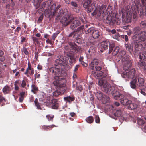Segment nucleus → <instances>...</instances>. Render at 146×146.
I'll return each mask as SVG.
<instances>
[{"label":"nucleus","instance_id":"6e6d98bb","mask_svg":"<svg viewBox=\"0 0 146 146\" xmlns=\"http://www.w3.org/2000/svg\"><path fill=\"white\" fill-rule=\"evenodd\" d=\"M24 52L26 55H27L28 54V52L26 48H25L24 49Z\"/></svg>","mask_w":146,"mask_h":146},{"label":"nucleus","instance_id":"8fccbe9b","mask_svg":"<svg viewBox=\"0 0 146 146\" xmlns=\"http://www.w3.org/2000/svg\"><path fill=\"white\" fill-rule=\"evenodd\" d=\"M32 39L34 41H35L37 42H38V39L35 37H33L32 38Z\"/></svg>","mask_w":146,"mask_h":146},{"label":"nucleus","instance_id":"49530a36","mask_svg":"<svg viewBox=\"0 0 146 146\" xmlns=\"http://www.w3.org/2000/svg\"><path fill=\"white\" fill-rule=\"evenodd\" d=\"M37 73H36L34 75L35 77V79H36V78H39L40 77V74H38L37 75Z\"/></svg>","mask_w":146,"mask_h":146},{"label":"nucleus","instance_id":"13d9d810","mask_svg":"<svg viewBox=\"0 0 146 146\" xmlns=\"http://www.w3.org/2000/svg\"><path fill=\"white\" fill-rule=\"evenodd\" d=\"M140 93L143 95L145 96L146 95L145 93L143 91V90H141L140 91Z\"/></svg>","mask_w":146,"mask_h":146},{"label":"nucleus","instance_id":"3c124183","mask_svg":"<svg viewBox=\"0 0 146 146\" xmlns=\"http://www.w3.org/2000/svg\"><path fill=\"white\" fill-rule=\"evenodd\" d=\"M142 129L145 132V130H146V125H143L142 127Z\"/></svg>","mask_w":146,"mask_h":146},{"label":"nucleus","instance_id":"b1692460","mask_svg":"<svg viewBox=\"0 0 146 146\" xmlns=\"http://www.w3.org/2000/svg\"><path fill=\"white\" fill-rule=\"evenodd\" d=\"M9 88L7 86H5L3 88V91L5 94L9 93Z\"/></svg>","mask_w":146,"mask_h":146},{"label":"nucleus","instance_id":"4d7b16f0","mask_svg":"<svg viewBox=\"0 0 146 146\" xmlns=\"http://www.w3.org/2000/svg\"><path fill=\"white\" fill-rule=\"evenodd\" d=\"M70 114L72 117H74L76 115V114L74 112H71L70 113Z\"/></svg>","mask_w":146,"mask_h":146},{"label":"nucleus","instance_id":"0eeeda50","mask_svg":"<svg viewBox=\"0 0 146 146\" xmlns=\"http://www.w3.org/2000/svg\"><path fill=\"white\" fill-rule=\"evenodd\" d=\"M135 74V70L134 69H132L128 72H124L121 74L122 77L125 78H134Z\"/></svg>","mask_w":146,"mask_h":146},{"label":"nucleus","instance_id":"052dcab7","mask_svg":"<svg viewBox=\"0 0 146 146\" xmlns=\"http://www.w3.org/2000/svg\"><path fill=\"white\" fill-rule=\"evenodd\" d=\"M26 40V38L25 37H23L22 38V39L21 40V42H23L25 41Z\"/></svg>","mask_w":146,"mask_h":146},{"label":"nucleus","instance_id":"0e129e2a","mask_svg":"<svg viewBox=\"0 0 146 146\" xmlns=\"http://www.w3.org/2000/svg\"><path fill=\"white\" fill-rule=\"evenodd\" d=\"M3 52L1 50H0V56L3 55Z\"/></svg>","mask_w":146,"mask_h":146},{"label":"nucleus","instance_id":"69168bd1","mask_svg":"<svg viewBox=\"0 0 146 146\" xmlns=\"http://www.w3.org/2000/svg\"><path fill=\"white\" fill-rule=\"evenodd\" d=\"M37 68L39 70H41L42 69V66H41L38 65L37 67Z\"/></svg>","mask_w":146,"mask_h":146},{"label":"nucleus","instance_id":"7ed1b4c3","mask_svg":"<svg viewBox=\"0 0 146 146\" xmlns=\"http://www.w3.org/2000/svg\"><path fill=\"white\" fill-rule=\"evenodd\" d=\"M136 40L134 42V47L136 50L142 49L146 45V32H143L139 34H136L133 37Z\"/></svg>","mask_w":146,"mask_h":146},{"label":"nucleus","instance_id":"5701e85b","mask_svg":"<svg viewBox=\"0 0 146 146\" xmlns=\"http://www.w3.org/2000/svg\"><path fill=\"white\" fill-rule=\"evenodd\" d=\"M98 63V62L97 59H94L91 62L90 65L92 67H94V66L97 65Z\"/></svg>","mask_w":146,"mask_h":146},{"label":"nucleus","instance_id":"5fc2aeb1","mask_svg":"<svg viewBox=\"0 0 146 146\" xmlns=\"http://www.w3.org/2000/svg\"><path fill=\"white\" fill-rule=\"evenodd\" d=\"M141 0V2L143 4V5H144L145 6L146 5V0Z\"/></svg>","mask_w":146,"mask_h":146},{"label":"nucleus","instance_id":"bb28decb","mask_svg":"<svg viewBox=\"0 0 146 146\" xmlns=\"http://www.w3.org/2000/svg\"><path fill=\"white\" fill-rule=\"evenodd\" d=\"M38 101V99L37 98H36L35 101H34V103L35 104V105L37 107V109H40V104L37 102Z\"/></svg>","mask_w":146,"mask_h":146},{"label":"nucleus","instance_id":"e433bc0d","mask_svg":"<svg viewBox=\"0 0 146 146\" xmlns=\"http://www.w3.org/2000/svg\"><path fill=\"white\" fill-rule=\"evenodd\" d=\"M100 121L99 117L98 115L95 116V122L97 123H99Z\"/></svg>","mask_w":146,"mask_h":146},{"label":"nucleus","instance_id":"c03bdc74","mask_svg":"<svg viewBox=\"0 0 146 146\" xmlns=\"http://www.w3.org/2000/svg\"><path fill=\"white\" fill-rule=\"evenodd\" d=\"M95 68L96 69V71H100L101 69V67L100 66H95Z\"/></svg>","mask_w":146,"mask_h":146},{"label":"nucleus","instance_id":"864d4df0","mask_svg":"<svg viewBox=\"0 0 146 146\" xmlns=\"http://www.w3.org/2000/svg\"><path fill=\"white\" fill-rule=\"evenodd\" d=\"M24 98V97H21L20 96L19 98V102H22Z\"/></svg>","mask_w":146,"mask_h":146},{"label":"nucleus","instance_id":"473e14b6","mask_svg":"<svg viewBox=\"0 0 146 146\" xmlns=\"http://www.w3.org/2000/svg\"><path fill=\"white\" fill-rule=\"evenodd\" d=\"M125 47H126L127 50L129 51L130 52H131L132 50L131 47L129 45L127 44H125Z\"/></svg>","mask_w":146,"mask_h":146},{"label":"nucleus","instance_id":"72a5a7b5","mask_svg":"<svg viewBox=\"0 0 146 146\" xmlns=\"http://www.w3.org/2000/svg\"><path fill=\"white\" fill-rule=\"evenodd\" d=\"M95 48L92 47H90L89 50H88V52L89 53L91 52V53H94L95 51Z\"/></svg>","mask_w":146,"mask_h":146},{"label":"nucleus","instance_id":"a19ab883","mask_svg":"<svg viewBox=\"0 0 146 146\" xmlns=\"http://www.w3.org/2000/svg\"><path fill=\"white\" fill-rule=\"evenodd\" d=\"M5 60V58L4 56H0V62H2L4 61Z\"/></svg>","mask_w":146,"mask_h":146},{"label":"nucleus","instance_id":"58836bf2","mask_svg":"<svg viewBox=\"0 0 146 146\" xmlns=\"http://www.w3.org/2000/svg\"><path fill=\"white\" fill-rule=\"evenodd\" d=\"M30 66L28 65V67L26 70V72L25 73V74L27 75V76H28L27 75L29 73V71L30 70Z\"/></svg>","mask_w":146,"mask_h":146},{"label":"nucleus","instance_id":"c85d7f7f","mask_svg":"<svg viewBox=\"0 0 146 146\" xmlns=\"http://www.w3.org/2000/svg\"><path fill=\"white\" fill-rule=\"evenodd\" d=\"M38 90V88L34 85H32L31 91L34 93H35V91Z\"/></svg>","mask_w":146,"mask_h":146},{"label":"nucleus","instance_id":"aec40b11","mask_svg":"<svg viewBox=\"0 0 146 146\" xmlns=\"http://www.w3.org/2000/svg\"><path fill=\"white\" fill-rule=\"evenodd\" d=\"M137 107V105L134 103H132V102L129 104L127 108L129 110H132L136 108Z\"/></svg>","mask_w":146,"mask_h":146},{"label":"nucleus","instance_id":"c9c22d12","mask_svg":"<svg viewBox=\"0 0 146 146\" xmlns=\"http://www.w3.org/2000/svg\"><path fill=\"white\" fill-rule=\"evenodd\" d=\"M58 105L57 104H55L53 105L52 106V109H57L58 108Z\"/></svg>","mask_w":146,"mask_h":146},{"label":"nucleus","instance_id":"4468645a","mask_svg":"<svg viewBox=\"0 0 146 146\" xmlns=\"http://www.w3.org/2000/svg\"><path fill=\"white\" fill-rule=\"evenodd\" d=\"M89 33L92 34V37L94 39H96L99 36V31L98 30L88 29L86 31V33L87 34Z\"/></svg>","mask_w":146,"mask_h":146},{"label":"nucleus","instance_id":"f8f14e48","mask_svg":"<svg viewBox=\"0 0 146 146\" xmlns=\"http://www.w3.org/2000/svg\"><path fill=\"white\" fill-rule=\"evenodd\" d=\"M57 64L58 65L60 66V68L62 70H65V66L66 64V61L65 57L63 56H61L59 60H58Z\"/></svg>","mask_w":146,"mask_h":146},{"label":"nucleus","instance_id":"338daca9","mask_svg":"<svg viewBox=\"0 0 146 146\" xmlns=\"http://www.w3.org/2000/svg\"><path fill=\"white\" fill-rule=\"evenodd\" d=\"M111 32L112 34H114L116 32V31L115 29H113L111 30Z\"/></svg>","mask_w":146,"mask_h":146},{"label":"nucleus","instance_id":"79ce46f5","mask_svg":"<svg viewBox=\"0 0 146 146\" xmlns=\"http://www.w3.org/2000/svg\"><path fill=\"white\" fill-rule=\"evenodd\" d=\"M30 70H31V72L30 73V74L31 75H33L34 74V69L33 68H32L30 66Z\"/></svg>","mask_w":146,"mask_h":146},{"label":"nucleus","instance_id":"774afa93","mask_svg":"<svg viewBox=\"0 0 146 146\" xmlns=\"http://www.w3.org/2000/svg\"><path fill=\"white\" fill-rule=\"evenodd\" d=\"M40 36L41 35L39 33H37L36 35V36L38 37H40Z\"/></svg>","mask_w":146,"mask_h":146},{"label":"nucleus","instance_id":"20e7f679","mask_svg":"<svg viewBox=\"0 0 146 146\" xmlns=\"http://www.w3.org/2000/svg\"><path fill=\"white\" fill-rule=\"evenodd\" d=\"M125 52L124 50H122L120 52L119 57L121 59L122 61L124 62L123 68L124 69L127 70L131 66V62L129 60V57L125 55Z\"/></svg>","mask_w":146,"mask_h":146},{"label":"nucleus","instance_id":"9b49d317","mask_svg":"<svg viewBox=\"0 0 146 146\" xmlns=\"http://www.w3.org/2000/svg\"><path fill=\"white\" fill-rule=\"evenodd\" d=\"M132 15L131 12H128L127 13H123L122 16L123 21L127 23H128L131 21Z\"/></svg>","mask_w":146,"mask_h":146},{"label":"nucleus","instance_id":"423d86ee","mask_svg":"<svg viewBox=\"0 0 146 146\" xmlns=\"http://www.w3.org/2000/svg\"><path fill=\"white\" fill-rule=\"evenodd\" d=\"M109 77V76L106 72V74H104L103 73V74L102 75V78L99 80L98 84L99 86H100L103 89V90L105 92V88L103 86V85L104 84L106 85V87H108V86H111V87H115L114 86H111L110 85L109 83L107 82L106 80H105L104 78H108Z\"/></svg>","mask_w":146,"mask_h":146},{"label":"nucleus","instance_id":"f3484780","mask_svg":"<svg viewBox=\"0 0 146 146\" xmlns=\"http://www.w3.org/2000/svg\"><path fill=\"white\" fill-rule=\"evenodd\" d=\"M125 112L123 109L117 110L114 114L115 116L117 117L120 116L123 117Z\"/></svg>","mask_w":146,"mask_h":146},{"label":"nucleus","instance_id":"de8ad7c7","mask_svg":"<svg viewBox=\"0 0 146 146\" xmlns=\"http://www.w3.org/2000/svg\"><path fill=\"white\" fill-rule=\"evenodd\" d=\"M76 89L77 90H78L80 91H81L82 90V88L81 86H79L77 87Z\"/></svg>","mask_w":146,"mask_h":146},{"label":"nucleus","instance_id":"603ef678","mask_svg":"<svg viewBox=\"0 0 146 146\" xmlns=\"http://www.w3.org/2000/svg\"><path fill=\"white\" fill-rule=\"evenodd\" d=\"M81 64H82L84 66L86 67L87 66V63H85L83 61L82 62H81Z\"/></svg>","mask_w":146,"mask_h":146},{"label":"nucleus","instance_id":"393cba45","mask_svg":"<svg viewBox=\"0 0 146 146\" xmlns=\"http://www.w3.org/2000/svg\"><path fill=\"white\" fill-rule=\"evenodd\" d=\"M86 120L87 122L89 123H92L93 121V118L91 116H89L86 119Z\"/></svg>","mask_w":146,"mask_h":146},{"label":"nucleus","instance_id":"dca6fc26","mask_svg":"<svg viewBox=\"0 0 146 146\" xmlns=\"http://www.w3.org/2000/svg\"><path fill=\"white\" fill-rule=\"evenodd\" d=\"M80 23L78 20L76 19H74L70 25V28L74 30L80 25Z\"/></svg>","mask_w":146,"mask_h":146},{"label":"nucleus","instance_id":"f257e3e1","mask_svg":"<svg viewBox=\"0 0 146 146\" xmlns=\"http://www.w3.org/2000/svg\"><path fill=\"white\" fill-rule=\"evenodd\" d=\"M50 71L54 74V84L57 87L62 88L65 86V80L62 77V76H65L66 73L65 70H62L60 66L55 64L54 67L50 68Z\"/></svg>","mask_w":146,"mask_h":146},{"label":"nucleus","instance_id":"1a4fd4ad","mask_svg":"<svg viewBox=\"0 0 146 146\" xmlns=\"http://www.w3.org/2000/svg\"><path fill=\"white\" fill-rule=\"evenodd\" d=\"M65 49L68 51L78 52L79 51L80 48L76 45L74 43H69V46H66L64 47Z\"/></svg>","mask_w":146,"mask_h":146},{"label":"nucleus","instance_id":"09e8293b","mask_svg":"<svg viewBox=\"0 0 146 146\" xmlns=\"http://www.w3.org/2000/svg\"><path fill=\"white\" fill-rule=\"evenodd\" d=\"M79 67V65H76L74 69V72H76V71H77L78 70Z\"/></svg>","mask_w":146,"mask_h":146},{"label":"nucleus","instance_id":"a18cd8bd","mask_svg":"<svg viewBox=\"0 0 146 146\" xmlns=\"http://www.w3.org/2000/svg\"><path fill=\"white\" fill-rule=\"evenodd\" d=\"M26 85V83L23 80L22 81V83L21 84V86L22 87H24Z\"/></svg>","mask_w":146,"mask_h":146},{"label":"nucleus","instance_id":"9d476101","mask_svg":"<svg viewBox=\"0 0 146 146\" xmlns=\"http://www.w3.org/2000/svg\"><path fill=\"white\" fill-rule=\"evenodd\" d=\"M84 28L83 26H81L77 28L76 29H74V32H72L69 35V36H73L74 38H77L79 37L80 34L82 33Z\"/></svg>","mask_w":146,"mask_h":146},{"label":"nucleus","instance_id":"a211bd4d","mask_svg":"<svg viewBox=\"0 0 146 146\" xmlns=\"http://www.w3.org/2000/svg\"><path fill=\"white\" fill-rule=\"evenodd\" d=\"M91 2V0H86L85 2H84L83 6L84 7L88 8V9L87 10L88 12H90L92 10V9L90 8V10L89 9V5Z\"/></svg>","mask_w":146,"mask_h":146},{"label":"nucleus","instance_id":"bf43d9fd","mask_svg":"<svg viewBox=\"0 0 146 146\" xmlns=\"http://www.w3.org/2000/svg\"><path fill=\"white\" fill-rule=\"evenodd\" d=\"M25 94V92H22L20 93V96L21 97H24V96Z\"/></svg>","mask_w":146,"mask_h":146},{"label":"nucleus","instance_id":"6e6552de","mask_svg":"<svg viewBox=\"0 0 146 146\" xmlns=\"http://www.w3.org/2000/svg\"><path fill=\"white\" fill-rule=\"evenodd\" d=\"M110 43L109 41H105L101 42L100 46V48L101 49V50H100L101 52H103L104 50H105L108 48L109 46V53L111 52L113 50L112 47L111 46H110Z\"/></svg>","mask_w":146,"mask_h":146},{"label":"nucleus","instance_id":"37998d69","mask_svg":"<svg viewBox=\"0 0 146 146\" xmlns=\"http://www.w3.org/2000/svg\"><path fill=\"white\" fill-rule=\"evenodd\" d=\"M143 56L144 58H146V51H145V52H143L142 54V55H141L140 56H142V58H143Z\"/></svg>","mask_w":146,"mask_h":146},{"label":"nucleus","instance_id":"f704fd0d","mask_svg":"<svg viewBox=\"0 0 146 146\" xmlns=\"http://www.w3.org/2000/svg\"><path fill=\"white\" fill-rule=\"evenodd\" d=\"M59 34V33H55L53 34L52 35V39L54 40L57 37V35Z\"/></svg>","mask_w":146,"mask_h":146},{"label":"nucleus","instance_id":"4be33fe9","mask_svg":"<svg viewBox=\"0 0 146 146\" xmlns=\"http://www.w3.org/2000/svg\"><path fill=\"white\" fill-rule=\"evenodd\" d=\"M64 99L66 102H70L74 100V98L73 97L68 96L64 97Z\"/></svg>","mask_w":146,"mask_h":146},{"label":"nucleus","instance_id":"4c0bfd02","mask_svg":"<svg viewBox=\"0 0 146 146\" xmlns=\"http://www.w3.org/2000/svg\"><path fill=\"white\" fill-rule=\"evenodd\" d=\"M54 117V115H52V116H50V115H46V117L49 120H52Z\"/></svg>","mask_w":146,"mask_h":146},{"label":"nucleus","instance_id":"2eb2a0df","mask_svg":"<svg viewBox=\"0 0 146 146\" xmlns=\"http://www.w3.org/2000/svg\"><path fill=\"white\" fill-rule=\"evenodd\" d=\"M116 21L115 18L114 17H112L110 15H108L106 20V23L110 25H113Z\"/></svg>","mask_w":146,"mask_h":146},{"label":"nucleus","instance_id":"7c9ffc66","mask_svg":"<svg viewBox=\"0 0 146 146\" xmlns=\"http://www.w3.org/2000/svg\"><path fill=\"white\" fill-rule=\"evenodd\" d=\"M54 125H50L49 126H43L42 127V128L45 130H47L48 129H49L50 128H52L54 127Z\"/></svg>","mask_w":146,"mask_h":146},{"label":"nucleus","instance_id":"39448f33","mask_svg":"<svg viewBox=\"0 0 146 146\" xmlns=\"http://www.w3.org/2000/svg\"><path fill=\"white\" fill-rule=\"evenodd\" d=\"M144 82L145 80L143 77H138L130 82V86L133 89L135 88L137 86L141 87L144 85Z\"/></svg>","mask_w":146,"mask_h":146},{"label":"nucleus","instance_id":"a878e982","mask_svg":"<svg viewBox=\"0 0 146 146\" xmlns=\"http://www.w3.org/2000/svg\"><path fill=\"white\" fill-rule=\"evenodd\" d=\"M71 5L72 6L73 8L75 9H78V7L77 4L75 2L72 1L71 3Z\"/></svg>","mask_w":146,"mask_h":146},{"label":"nucleus","instance_id":"412c9836","mask_svg":"<svg viewBox=\"0 0 146 146\" xmlns=\"http://www.w3.org/2000/svg\"><path fill=\"white\" fill-rule=\"evenodd\" d=\"M103 74V72H102L98 71L95 73L94 76L97 79H99L101 78H102Z\"/></svg>","mask_w":146,"mask_h":146},{"label":"nucleus","instance_id":"6ab92c4d","mask_svg":"<svg viewBox=\"0 0 146 146\" xmlns=\"http://www.w3.org/2000/svg\"><path fill=\"white\" fill-rule=\"evenodd\" d=\"M61 21L66 26L68 25L70 22L68 16L66 15L65 16H64L62 18Z\"/></svg>","mask_w":146,"mask_h":146},{"label":"nucleus","instance_id":"f03ea898","mask_svg":"<svg viewBox=\"0 0 146 146\" xmlns=\"http://www.w3.org/2000/svg\"><path fill=\"white\" fill-rule=\"evenodd\" d=\"M103 85L105 88V92L108 94H111L114 96L115 99L117 100H120L121 104L124 106H128L129 104L131 102V101L127 98H124V96L120 94L117 91V88L115 87H111L110 86L106 87V85Z\"/></svg>","mask_w":146,"mask_h":146},{"label":"nucleus","instance_id":"ddd939ff","mask_svg":"<svg viewBox=\"0 0 146 146\" xmlns=\"http://www.w3.org/2000/svg\"><path fill=\"white\" fill-rule=\"evenodd\" d=\"M97 97L98 100H101L102 102L105 104L109 100L110 98L107 96L103 95L102 93H98Z\"/></svg>","mask_w":146,"mask_h":146},{"label":"nucleus","instance_id":"e2e57ef3","mask_svg":"<svg viewBox=\"0 0 146 146\" xmlns=\"http://www.w3.org/2000/svg\"><path fill=\"white\" fill-rule=\"evenodd\" d=\"M114 104H115L117 106H118L120 105V104L117 102H115Z\"/></svg>","mask_w":146,"mask_h":146},{"label":"nucleus","instance_id":"2f4dec72","mask_svg":"<svg viewBox=\"0 0 146 146\" xmlns=\"http://www.w3.org/2000/svg\"><path fill=\"white\" fill-rule=\"evenodd\" d=\"M0 102H2L4 103L5 104H7V102L6 101V100L2 96L0 95Z\"/></svg>","mask_w":146,"mask_h":146},{"label":"nucleus","instance_id":"cd10ccee","mask_svg":"<svg viewBox=\"0 0 146 146\" xmlns=\"http://www.w3.org/2000/svg\"><path fill=\"white\" fill-rule=\"evenodd\" d=\"M119 50V48L118 46L116 47L113 52V54L115 55L117 54Z\"/></svg>","mask_w":146,"mask_h":146},{"label":"nucleus","instance_id":"ea45409f","mask_svg":"<svg viewBox=\"0 0 146 146\" xmlns=\"http://www.w3.org/2000/svg\"><path fill=\"white\" fill-rule=\"evenodd\" d=\"M141 25L143 27L146 26V21H142L141 23Z\"/></svg>","mask_w":146,"mask_h":146},{"label":"nucleus","instance_id":"680f3d73","mask_svg":"<svg viewBox=\"0 0 146 146\" xmlns=\"http://www.w3.org/2000/svg\"><path fill=\"white\" fill-rule=\"evenodd\" d=\"M83 57H80L79 59V61L81 62L83 61Z\"/></svg>","mask_w":146,"mask_h":146},{"label":"nucleus","instance_id":"c756f323","mask_svg":"<svg viewBox=\"0 0 146 146\" xmlns=\"http://www.w3.org/2000/svg\"><path fill=\"white\" fill-rule=\"evenodd\" d=\"M137 122L138 124L139 125H143L145 123L144 121L140 118L138 119L137 120Z\"/></svg>","mask_w":146,"mask_h":146}]
</instances>
